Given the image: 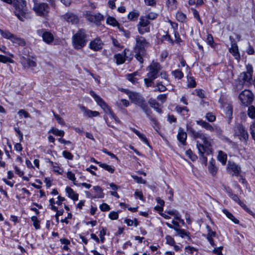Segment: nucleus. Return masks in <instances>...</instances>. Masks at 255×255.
<instances>
[{"mask_svg": "<svg viewBox=\"0 0 255 255\" xmlns=\"http://www.w3.org/2000/svg\"><path fill=\"white\" fill-rule=\"evenodd\" d=\"M188 86L191 88H194L196 86V83L193 77H190L188 79Z\"/></svg>", "mask_w": 255, "mask_h": 255, "instance_id": "bf43d9fd", "label": "nucleus"}, {"mask_svg": "<svg viewBox=\"0 0 255 255\" xmlns=\"http://www.w3.org/2000/svg\"><path fill=\"white\" fill-rule=\"evenodd\" d=\"M167 244L170 246H173L175 243L174 239L170 236H167L165 237Z\"/></svg>", "mask_w": 255, "mask_h": 255, "instance_id": "4d7b16f0", "label": "nucleus"}, {"mask_svg": "<svg viewBox=\"0 0 255 255\" xmlns=\"http://www.w3.org/2000/svg\"><path fill=\"white\" fill-rule=\"evenodd\" d=\"M89 21L94 22L97 23L100 22L101 20H103V16L102 14L100 13H97L94 14H91L88 16V17Z\"/></svg>", "mask_w": 255, "mask_h": 255, "instance_id": "5701e85b", "label": "nucleus"}, {"mask_svg": "<svg viewBox=\"0 0 255 255\" xmlns=\"http://www.w3.org/2000/svg\"><path fill=\"white\" fill-rule=\"evenodd\" d=\"M107 23L113 26H120L117 20L115 18L111 16H109L107 18Z\"/></svg>", "mask_w": 255, "mask_h": 255, "instance_id": "4c0bfd02", "label": "nucleus"}, {"mask_svg": "<svg viewBox=\"0 0 255 255\" xmlns=\"http://www.w3.org/2000/svg\"><path fill=\"white\" fill-rule=\"evenodd\" d=\"M186 153L192 161L195 160L197 158L195 154H193L192 153V151L191 150H187Z\"/></svg>", "mask_w": 255, "mask_h": 255, "instance_id": "680f3d73", "label": "nucleus"}, {"mask_svg": "<svg viewBox=\"0 0 255 255\" xmlns=\"http://www.w3.org/2000/svg\"><path fill=\"white\" fill-rule=\"evenodd\" d=\"M0 62L3 63H6V62L13 63H14V61L12 59H10L7 57L0 55Z\"/></svg>", "mask_w": 255, "mask_h": 255, "instance_id": "c03bdc74", "label": "nucleus"}, {"mask_svg": "<svg viewBox=\"0 0 255 255\" xmlns=\"http://www.w3.org/2000/svg\"><path fill=\"white\" fill-rule=\"evenodd\" d=\"M136 73L134 72L132 74H129L127 75V79L130 81L132 84H135L137 83V79L135 77L136 75Z\"/></svg>", "mask_w": 255, "mask_h": 255, "instance_id": "e433bc0d", "label": "nucleus"}, {"mask_svg": "<svg viewBox=\"0 0 255 255\" xmlns=\"http://www.w3.org/2000/svg\"><path fill=\"white\" fill-rule=\"evenodd\" d=\"M100 209L102 211H108L110 210V206L106 203H103L100 206Z\"/></svg>", "mask_w": 255, "mask_h": 255, "instance_id": "5fc2aeb1", "label": "nucleus"}, {"mask_svg": "<svg viewBox=\"0 0 255 255\" xmlns=\"http://www.w3.org/2000/svg\"><path fill=\"white\" fill-rule=\"evenodd\" d=\"M31 220L33 222V224L35 229H38L40 228L39 221L38 220L36 216H32L31 217Z\"/></svg>", "mask_w": 255, "mask_h": 255, "instance_id": "8fccbe9b", "label": "nucleus"}, {"mask_svg": "<svg viewBox=\"0 0 255 255\" xmlns=\"http://www.w3.org/2000/svg\"><path fill=\"white\" fill-rule=\"evenodd\" d=\"M81 109L84 111L85 116L89 118L97 117L99 115V113L97 111H92L87 109L85 107H82Z\"/></svg>", "mask_w": 255, "mask_h": 255, "instance_id": "b1692460", "label": "nucleus"}, {"mask_svg": "<svg viewBox=\"0 0 255 255\" xmlns=\"http://www.w3.org/2000/svg\"><path fill=\"white\" fill-rule=\"evenodd\" d=\"M51 132L53 134L57 136H63L64 135V131L62 130H59L56 128H53L51 129Z\"/></svg>", "mask_w": 255, "mask_h": 255, "instance_id": "49530a36", "label": "nucleus"}, {"mask_svg": "<svg viewBox=\"0 0 255 255\" xmlns=\"http://www.w3.org/2000/svg\"><path fill=\"white\" fill-rule=\"evenodd\" d=\"M88 35L84 29L79 30L72 37V44L75 49L79 50L84 47L88 41Z\"/></svg>", "mask_w": 255, "mask_h": 255, "instance_id": "39448f33", "label": "nucleus"}, {"mask_svg": "<svg viewBox=\"0 0 255 255\" xmlns=\"http://www.w3.org/2000/svg\"><path fill=\"white\" fill-rule=\"evenodd\" d=\"M13 43L18 44L20 46H24L25 45V42L24 39H21L19 37H17L15 35H13L10 40Z\"/></svg>", "mask_w": 255, "mask_h": 255, "instance_id": "c85d7f7f", "label": "nucleus"}, {"mask_svg": "<svg viewBox=\"0 0 255 255\" xmlns=\"http://www.w3.org/2000/svg\"><path fill=\"white\" fill-rule=\"evenodd\" d=\"M12 5L14 7V13L19 20L23 21L28 18V10L25 0H14Z\"/></svg>", "mask_w": 255, "mask_h": 255, "instance_id": "20e7f679", "label": "nucleus"}, {"mask_svg": "<svg viewBox=\"0 0 255 255\" xmlns=\"http://www.w3.org/2000/svg\"><path fill=\"white\" fill-rule=\"evenodd\" d=\"M109 217L111 220H117L118 219L119 217L118 212L114 211L111 212L109 214Z\"/></svg>", "mask_w": 255, "mask_h": 255, "instance_id": "6e6d98bb", "label": "nucleus"}, {"mask_svg": "<svg viewBox=\"0 0 255 255\" xmlns=\"http://www.w3.org/2000/svg\"><path fill=\"white\" fill-rule=\"evenodd\" d=\"M39 35L42 37L43 40L47 44H50L54 40L53 34L48 31H44L43 29H40L37 31Z\"/></svg>", "mask_w": 255, "mask_h": 255, "instance_id": "dca6fc26", "label": "nucleus"}, {"mask_svg": "<svg viewBox=\"0 0 255 255\" xmlns=\"http://www.w3.org/2000/svg\"><path fill=\"white\" fill-rule=\"evenodd\" d=\"M135 57L140 64H142L143 62V57L146 55V50L149 43L144 37L139 35L135 37Z\"/></svg>", "mask_w": 255, "mask_h": 255, "instance_id": "7ed1b4c3", "label": "nucleus"}, {"mask_svg": "<svg viewBox=\"0 0 255 255\" xmlns=\"http://www.w3.org/2000/svg\"><path fill=\"white\" fill-rule=\"evenodd\" d=\"M139 13L136 12L132 11L129 12L128 15V18L130 20H135L137 19L139 16Z\"/></svg>", "mask_w": 255, "mask_h": 255, "instance_id": "ea45409f", "label": "nucleus"}, {"mask_svg": "<svg viewBox=\"0 0 255 255\" xmlns=\"http://www.w3.org/2000/svg\"><path fill=\"white\" fill-rule=\"evenodd\" d=\"M115 58L117 60V63L119 64H123L125 61V58L123 55L120 54L116 55Z\"/></svg>", "mask_w": 255, "mask_h": 255, "instance_id": "09e8293b", "label": "nucleus"}, {"mask_svg": "<svg viewBox=\"0 0 255 255\" xmlns=\"http://www.w3.org/2000/svg\"><path fill=\"white\" fill-rule=\"evenodd\" d=\"M132 177L134 179V180L138 183L140 184H146V181L143 180L141 177H138L137 176L132 175Z\"/></svg>", "mask_w": 255, "mask_h": 255, "instance_id": "603ef678", "label": "nucleus"}, {"mask_svg": "<svg viewBox=\"0 0 255 255\" xmlns=\"http://www.w3.org/2000/svg\"><path fill=\"white\" fill-rule=\"evenodd\" d=\"M172 75L175 78L181 79L183 77V74L181 70H176L172 72Z\"/></svg>", "mask_w": 255, "mask_h": 255, "instance_id": "a18cd8bd", "label": "nucleus"}, {"mask_svg": "<svg viewBox=\"0 0 255 255\" xmlns=\"http://www.w3.org/2000/svg\"><path fill=\"white\" fill-rule=\"evenodd\" d=\"M149 21L142 17H140L139 23L137 24L138 32L141 34H143L145 32H148L150 30L148 25Z\"/></svg>", "mask_w": 255, "mask_h": 255, "instance_id": "f8f14e48", "label": "nucleus"}, {"mask_svg": "<svg viewBox=\"0 0 255 255\" xmlns=\"http://www.w3.org/2000/svg\"><path fill=\"white\" fill-rule=\"evenodd\" d=\"M223 247L221 246L218 248H215L213 250V253L217 255H223L222 253V250H223Z\"/></svg>", "mask_w": 255, "mask_h": 255, "instance_id": "052dcab7", "label": "nucleus"}, {"mask_svg": "<svg viewBox=\"0 0 255 255\" xmlns=\"http://www.w3.org/2000/svg\"><path fill=\"white\" fill-rule=\"evenodd\" d=\"M67 177L70 180L74 181L76 180L75 174L71 171H68L67 173Z\"/></svg>", "mask_w": 255, "mask_h": 255, "instance_id": "774afa93", "label": "nucleus"}, {"mask_svg": "<svg viewBox=\"0 0 255 255\" xmlns=\"http://www.w3.org/2000/svg\"><path fill=\"white\" fill-rule=\"evenodd\" d=\"M178 140L183 144L185 145L186 143L187 133L184 131L183 129L179 128L177 134Z\"/></svg>", "mask_w": 255, "mask_h": 255, "instance_id": "6ab92c4d", "label": "nucleus"}, {"mask_svg": "<svg viewBox=\"0 0 255 255\" xmlns=\"http://www.w3.org/2000/svg\"><path fill=\"white\" fill-rule=\"evenodd\" d=\"M156 87L154 90L155 92H164L166 90V87L162 85L161 82H157L156 83Z\"/></svg>", "mask_w": 255, "mask_h": 255, "instance_id": "37998d69", "label": "nucleus"}, {"mask_svg": "<svg viewBox=\"0 0 255 255\" xmlns=\"http://www.w3.org/2000/svg\"><path fill=\"white\" fill-rule=\"evenodd\" d=\"M90 94L91 96L94 99L98 105H99L103 109L104 112L107 114L110 115L112 118H113L115 116V115L112 112L110 108L100 96L97 95L93 91H91Z\"/></svg>", "mask_w": 255, "mask_h": 255, "instance_id": "0eeeda50", "label": "nucleus"}, {"mask_svg": "<svg viewBox=\"0 0 255 255\" xmlns=\"http://www.w3.org/2000/svg\"><path fill=\"white\" fill-rule=\"evenodd\" d=\"M175 231L176 232L177 235L179 236L180 237H181L182 238H184L185 236H186V237H187L188 239L189 240H190V237L189 236V233L186 232L183 229H181L178 228H177V229H176V230Z\"/></svg>", "mask_w": 255, "mask_h": 255, "instance_id": "7c9ffc66", "label": "nucleus"}, {"mask_svg": "<svg viewBox=\"0 0 255 255\" xmlns=\"http://www.w3.org/2000/svg\"><path fill=\"white\" fill-rule=\"evenodd\" d=\"M239 99L242 105L248 106L252 103L254 95L250 90H245L240 94Z\"/></svg>", "mask_w": 255, "mask_h": 255, "instance_id": "9d476101", "label": "nucleus"}, {"mask_svg": "<svg viewBox=\"0 0 255 255\" xmlns=\"http://www.w3.org/2000/svg\"><path fill=\"white\" fill-rule=\"evenodd\" d=\"M66 191L68 194V196L74 201L78 200V195L74 192L73 190L69 187H67Z\"/></svg>", "mask_w": 255, "mask_h": 255, "instance_id": "a878e982", "label": "nucleus"}, {"mask_svg": "<svg viewBox=\"0 0 255 255\" xmlns=\"http://www.w3.org/2000/svg\"><path fill=\"white\" fill-rule=\"evenodd\" d=\"M246 69V71L240 74L239 78L243 85L249 87L253 84V69L252 65H248Z\"/></svg>", "mask_w": 255, "mask_h": 255, "instance_id": "423d86ee", "label": "nucleus"}, {"mask_svg": "<svg viewBox=\"0 0 255 255\" xmlns=\"http://www.w3.org/2000/svg\"><path fill=\"white\" fill-rule=\"evenodd\" d=\"M0 33L2 36L3 37L11 40L13 34L10 33L9 31L7 30H2L0 29Z\"/></svg>", "mask_w": 255, "mask_h": 255, "instance_id": "f704fd0d", "label": "nucleus"}, {"mask_svg": "<svg viewBox=\"0 0 255 255\" xmlns=\"http://www.w3.org/2000/svg\"><path fill=\"white\" fill-rule=\"evenodd\" d=\"M176 18L178 21L181 22H186L187 19L186 15L180 11L176 13Z\"/></svg>", "mask_w": 255, "mask_h": 255, "instance_id": "473e14b6", "label": "nucleus"}, {"mask_svg": "<svg viewBox=\"0 0 255 255\" xmlns=\"http://www.w3.org/2000/svg\"><path fill=\"white\" fill-rule=\"evenodd\" d=\"M52 113L53 114V116L58 124H59L61 125H65V123L63 120V119L61 118L58 115L55 113L53 111H52Z\"/></svg>", "mask_w": 255, "mask_h": 255, "instance_id": "de8ad7c7", "label": "nucleus"}, {"mask_svg": "<svg viewBox=\"0 0 255 255\" xmlns=\"http://www.w3.org/2000/svg\"><path fill=\"white\" fill-rule=\"evenodd\" d=\"M100 166L111 173L114 172L115 169L111 165H108L106 163H100Z\"/></svg>", "mask_w": 255, "mask_h": 255, "instance_id": "58836bf2", "label": "nucleus"}, {"mask_svg": "<svg viewBox=\"0 0 255 255\" xmlns=\"http://www.w3.org/2000/svg\"><path fill=\"white\" fill-rule=\"evenodd\" d=\"M103 45L104 43L101 39L100 38L97 37L91 41L89 44L88 47L93 51H98L103 48Z\"/></svg>", "mask_w": 255, "mask_h": 255, "instance_id": "4468645a", "label": "nucleus"}, {"mask_svg": "<svg viewBox=\"0 0 255 255\" xmlns=\"http://www.w3.org/2000/svg\"><path fill=\"white\" fill-rule=\"evenodd\" d=\"M63 156L69 160H72L73 158V155L72 153L68 151L65 150L62 152Z\"/></svg>", "mask_w": 255, "mask_h": 255, "instance_id": "3c124183", "label": "nucleus"}, {"mask_svg": "<svg viewBox=\"0 0 255 255\" xmlns=\"http://www.w3.org/2000/svg\"><path fill=\"white\" fill-rule=\"evenodd\" d=\"M230 197L236 202L238 203L247 212L251 215L253 217L255 218V214L252 212L247 206V205L243 202L241 200H240L239 196L233 193H231L230 194Z\"/></svg>", "mask_w": 255, "mask_h": 255, "instance_id": "2eb2a0df", "label": "nucleus"}, {"mask_svg": "<svg viewBox=\"0 0 255 255\" xmlns=\"http://www.w3.org/2000/svg\"><path fill=\"white\" fill-rule=\"evenodd\" d=\"M213 131H215L216 132L217 135H218V136L222 135L223 134V131L221 129V128L217 125H215V128H214Z\"/></svg>", "mask_w": 255, "mask_h": 255, "instance_id": "864d4df0", "label": "nucleus"}, {"mask_svg": "<svg viewBox=\"0 0 255 255\" xmlns=\"http://www.w3.org/2000/svg\"><path fill=\"white\" fill-rule=\"evenodd\" d=\"M132 131L135 134H136L139 137V138L142 141H143V142H144L145 144L149 145V142L144 135L140 133V132L138 130L135 128H133Z\"/></svg>", "mask_w": 255, "mask_h": 255, "instance_id": "2f4dec72", "label": "nucleus"}, {"mask_svg": "<svg viewBox=\"0 0 255 255\" xmlns=\"http://www.w3.org/2000/svg\"><path fill=\"white\" fill-rule=\"evenodd\" d=\"M125 223L128 226H134L135 227H137L138 225V222L136 218H135L134 220L129 219H126L125 220Z\"/></svg>", "mask_w": 255, "mask_h": 255, "instance_id": "72a5a7b5", "label": "nucleus"}, {"mask_svg": "<svg viewBox=\"0 0 255 255\" xmlns=\"http://www.w3.org/2000/svg\"><path fill=\"white\" fill-rule=\"evenodd\" d=\"M227 170L233 176H238L241 172V168L239 165L230 161L228 162Z\"/></svg>", "mask_w": 255, "mask_h": 255, "instance_id": "ddd939ff", "label": "nucleus"}, {"mask_svg": "<svg viewBox=\"0 0 255 255\" xmlns=\"http://www.w3.org/2000/svg\"><path fill=\"white\" fill-rule=\"evenodd\" d=\"M150 106L159 113H162V110L159 108V104L156 101L152 99H150L148 101Z\"/></svg>", "mask_w": 255, "mask_h": 255, "instance_id": "393cba45", "label": "nucleus"}, {"mask_svg": "<svg viewBox=\"0 0 255 255\" xmlns=\"http://www.w3.org/2000/svg\"><path fill=\"white\" fill-rule=\"evenodd\" d=\"M206 119L209 122L212 123L216 121V116L213 113L208 112L206 114Z\"/></svg>", "mask_w": 255, "mask_h": 255, "instance_id": "c9c22d12", "label": "nucleus"}, {"mask_svg": "<svg viewBox=\"0 0 255 255\" xmlns=\"http://www.w3.org/2000/svg\"><path fill=\"white\" fill-rule=\"evenodd\" d=\"M218 159L223 165H225L227 161V155L223 151L220 150L218 152Z\"/></svg>", "mask_w": 255, "mask_h": 255, "instance_id": "cd10ccee", "label": "nucleus"}, {"mask_svg": "<svg viewBox=\"0 0 255 255\" xmlns=\"http://www.w3.org/2000/svg\"><path fill=\"white\" fill-rule=\"evenodd\" d=\"M62 18L72 24H77L79 22L78 17L72 12H67L62 16Z\"/></svg>", "mask_w": 255, "mask_h": 255, "instance_id": "f3484780", "label": "nucleus"}, {"mask_svg": "<svg viewBox=\"0 0 255 255\" xmlns=\"http://www.w3.org/2000/svg\"><path fill=\"white\" fill-rule=\"evenodd\" d=\"M157 17V14L154 12H150L146 16V19L153 20Z\"/></svg>", "mask_w": 255, "mask_h": 255, "instance_id": "69168bd1", "label": "nucleus"}, {"mask_svg": "<svg viewBox=\"0 0 255 255\" xmlns=\"http://www.w3.org/2000/svg\"><path fill=\"white\" fill-rule=\"evenodd\" d=\"M124 91L128 95L131 102L139 107L148 119L152 122L153 124L158 128L159 123L151 116L152 111L149 108L144 98L136 92H131L128 90H125Z\"/></svg>", "mask_w": 255, "mask_h": 255, "instance_id": "f03ea898", "label": "nucleus"}, {"mask_svg": "<svg viewBox=\"0 0 255 255\" xmlns=\"http://www.w3.org/2000/svg\"><path fill=\"white\" fill-rule=\"evenodd\" d=\"M93 189L95 192H96V194L94 196L95 198H103L104 197V194L103 192L102 188L100 186H94Z\"/></svg>", "mask_w": 255, "mask_h": 255, "instance_id": "c756f323", "label": "nucleus"}, {"mask_svg": "<svg viewBox=\"0 0 255 255\" xmlns=\"http://www.w3.org/2000/svg\"><path fill=\"white\" fill-rule=\"evenodd\" d=\"M208 169L210 173L213 176L217 173V169L215 165L213 164L212 162L210 163L208 166Z\"/></svg>", "mask_w": 255, "mask_h": 255, "instance_id": "79ce46f5", "label": "nucleus"}, {"mask_svg": "<svg viewBox=\"0 0 255 255\" xmlns=\"http://www.w3.org/2000/svg\"><path fill=\"white\" fill-rule=\"evenodd\" d=\"M175 110L178 113H181L183 111H186L187 112H188V111H189L187 107H181L179 106H177L176 107Z\"/></svg>", "mask_w": 255, "mask_h": 255, "instance_id": "0e129e2a", "label": "nucleus"}, {"mask_svg": "<svg viewBox=\"0 0 255 255\" xmlns=\"http://www.w3.org/2000/svg\"><path fill=\"white\" fill-rule=\"evenodd\" d=\"M235 136H237L240 140L247 142L249 137V134L246 128L240 124L236 125L234 128Z\"/></svg>", "mask_w": 255, "mask_h": 255, "instance_id": "1a4fd4ad", "label": "nucleus"}, {"mask_svg": "<svg viewBox=\"0 0 255 255\" xmlns=\"http://www.w3.org/2000/svg\"><path fill=\"white\" fill-rule=\"evenodd\" d=\"M223 212L226 215L227 217L229 218L230 220H231L232 222H233L234 223L238 224H239V220L237 219L233 215L229 212L227 209H223Z\"/></svg>", "mask_w": 255, "mask_h": 255, "instance_id": "bb28decb", "label": "nucleus"}, {"mask_svg": "<svg viewBox=\"0 0 255 255\" xmlns=\"http://www.w3.org/2000/svg\"><path fill=\"white\" fill-rule=\"evenodd\" d=\"M248 115L252 119L255 118V107L254 106H251L249 107Z\"/></svg>", "mask_w": 255, "mask_h": 255, "instance_id": "a19ab883", "label": "nucleus"}, {"mask_svg": "<svg viewBox=\"0 0 255 255\" xmlns=\"http://www.w3.org/2000/svg\"><path fill=\"white\" fill-rule=\"evenodd\" d=\"M20 62L23 66L25 68L33 69L36 66V63L35 61L29 58H26L23 56H22L20 58Z\"/></svg>", "mask_w": 255, "mask_h": 255, "instance_id": "a211bd4d", "label": "nucleus"}, {"mask_svg": "<svg viewBox=\"0 0 255 255\" xmlns=\"http://www.w3.org/2000/svg\"><path fill=\"white\" fill-rule=\"evenodd\" d=\"M187 130L193 138H200L202 140V144L199 143L198 141L197 143V147L201 155L203 156L205 152L207 154H209L211 152L213 140L210 136H207L201 131H196L192 128L188 126H187Z\"/></svg>", "mask_w": 255, "mask_h": 255, "instance_id": "f257e3e1", "label": "nucleus"}, {"mask_svg": "<svg viewBox=\"0 0 255 255\" xmlns=\"http://www.w3.org/2000/svg\"><path fill=\"white\" fill-rule=\"evenodd\" d=\"M106 234V229L104 228H103L102 229L100 232V237L101 239V241L102 243H104L105 240L104 236Z\"/></svg>", "mask_w": 255, "mask_h": 255, "instance_id": "13d9d810", "label": "nucleus"}, {"mask_svg": "<svg viewBox=\"0 0 255 255\" xmlns=\"http://www.w3.org/2000/svg\"><path fill=\"white\" fill-rule=\"evenodd\" d=\"M149 72L147 74V77L151 80H154L157 77V74L161 70V67L159 63L152 62L148 67Z\"/></svg>", "mask_w": 255, "mask_h": 255, "instance_id": "9b49d317", "label": "nucleus"}, {"mask_svg": "<svg viewBox=\"0 0 255 255\" xmlns=\"http://www.w3.org/2000/svg\"><path fill=\"white\" fill-rule=\"evenodd\" d=\"M196 123L207 130H209L211 132L214 131L215 125L213 126L209 123L206 122V121L202 120L196 121Z\"/></svg>", "mask_w": 255, "mask_h": 255, "instance_id": "aec40b11", "label": "nucleus"}, {"mask_svg": "<svg viewBox=\"0 0 255 255\" xmlns=\"http://www.w3.org/2000/svg\"><path fill=\"white\" fill-rule=\"evenodd\" d=\"M250 129L252 136L255 140V122L251 126Z\"/></svg>", "mask_w": 255, "mask_h": 255, "instance_id": "338daca9", "label": "nucleus"}, {"mask_svg": "<svg viewBox=\"0 0 255 255\" xmlns=\"http://www.w3.org/2000/svg\"><path fill=\"white\" fill-rule=\"evenodd\" d=\"M49 9L50 8L48 4L44 2L34 4L33 7V10L37 15L45 18L48 17Z\"/></svg>", "mask_w": 255, "mask_h": 255, "instance_id": "6e6552de", "label": "nucleus"}, {"mask_svg": "<svg viewBox=\"0 0 255 255\" xmlns=\"http://www.w3.org/2000/svg\"><path fill=\"white\" fill-rule=\"evenodd\" d=\"M176 0H167V4L168 6H171L172 7H176L177 5Z\"/></svg>", "mask_w": 255, "mask_h": 255, "instance_id": "e2e57ef3", "label": "nucleus"}, {"mask_svg": "<svg viewBox=\"0 0 255 255\" xmlns=\"http://www.w3.org/2000/svg\"><path fill=\"white\" fill-rule=\"evenodd\" d=\"M229 51L236 59L240 60V55L239 52L238 46L236 43L232 44L231 47L229 49Z\"/></svg>", "mask_w": 255, "mask_h": 255, "instance_id": "4be33fe9", "label": "nucleus"}, {"mask_svg": "<svg viewBox=\"0 0 255 255\" xmlns=\"http://www.w3.org/2000/svg\"><path fill=\"white\" fill-rule=\"evenodd\" d=\"M196 123L207 130H209L211 132L214 131L215 125L213 126L209 123L206 122V121L202 120L196 121Z\"/></svg>", "mask_w": 255, "mask_h": 255, "instance_id": "412c9836", "label": "nucleus"}]
</instances>
